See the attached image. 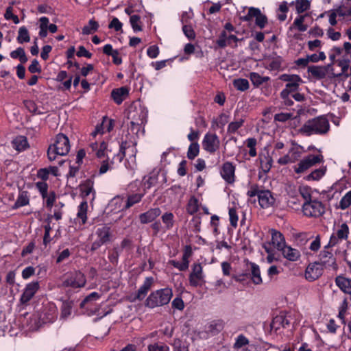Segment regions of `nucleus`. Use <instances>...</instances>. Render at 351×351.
<instances>
[{"label": "nucleus", "instance_id": "f03ea898", "mask_svg": "<svg viewBox=\"0 0 351 351\" xmlns=\"http://www.w3.org/2000/svg\"><path fill=\"white\" fill-rule=\"evenodd\" d=\"M70 150V143L68 137L63 134L56 136V142L51 145L47 150V156L50 161H53L58 156H65Z\"/></svg>", "mask_w": 351, "mask_h": 351}, {"label": "nucleus", "instance_id": "c756f323", "mask_svg": "<svg viewBox=\"0 0 351 351\" xmlns=\"http://www.w3.org/2000/svg\"><path fill=\"white\" fill-rule=\"evenodd\" d=\"M128 119L131 121H146V112L141 108H131L128 113Z\"/></svg>", "mask_w": 351, "mask_h": 351}, {"label": "nucleus", "instance_id": "8fccbe9b", "mask_svg": "<svg viewBox=\"0 0 351 351\" xmlns=\"http://www.w3.org/2000/svg\"><path fill=\"white\" fill-rule=\"evenodd\" d=\"M310 8V2L308 0H296L295 8L298 14L303 13Z\"/></svg>", "mask_w": 351, "mask_h": 351}, {"label": "nucleus", "instance_id": "774afa93", "mask_svg": "<svg viewBox=\"0 0 351 351\" xmlns=\"http://www.w3.org/2000/svg\"><path fill=\"white\" fill-rule=\"evenodd\" d=\"M169 348L165 344L154 343L148 346V351H169Z\"/></svg>", "mask_w": 351, "mask_h": 351}, {"label": "nucleus", "instance_id": "a211bd4d", "mask_svg": "<svg viewBox=\"0 0 351 351\" xmlns=\"http://www.w3.org/2000/svg\"><path fill=\"white\" fill-rule=\"evenodd\" d=\"M235 166L230 162L223 164L220 174L223 179L228 184H232L235 180Z\"/></svg>", "mask_w": 351, "mask_h": 351}, {"label": "nucleus", "instance_id": "5701e85b", "mask_svg": "<svg viewBox=\"0 0 351 351\" xmlns=\"http://www.w3.org/2000/svg\"><path fill=\"white\" fill-rule=\"evenodd\" d=\"M191 255V251L186 250L182 254V262L180 263L176 260H170L169 264L171 265L174 267L178 269L181 271H186L189 268V258Z\"/></svg>", "mask_w": 351, "mask_h": 351}, {"label": "nucleus", "instance_id": "bb28decb", "mask_svg": "<svg viewBox=\"0 0 351 351\" xmlns=\"http://www.w3.org/2000/svg\"><path fill=\"white\" fill-rule=\"evenodd\" d=\"M335 283L343 293L351 295V279L339 276L335 278Z\"/></svg>", "mask_w": 351, "mask_h": 351}, {"label": "nucleus", "instance_id": "6e6552de", "mask_svg": "<svg viewBox=\"0 0 351 351\" xmlns=\"http://www.w3.org/2000/svg\"><path fill=\"white\" fill-rule=\"evenodd\" d=\"M322 161V155L309 154L301 160L297 165H295L293 167V169L296 173H302L305 172L313 166L321 163Z\"/></svg>", "mask_w": 351, "mask_h": 351}, {"label": "nucleus", "instance_id": "aec40b11", "mask_svg": "<svg viewBox=\"0 0 351 351\" xmlns=\"http://www.w3.org/2000/svg\"><path fill=\"white\" fill-rule=\"evenodd\" d=\"M160 214L161 210L159 208H151L147 212L141 214L139 215V220L141 223L146 224L153 221Z\"/></svg>", "mask_w": 351, "mask_h": 351}, {"label": "nucleus", "instance_id": "6ab92c4d", "mask_svg": "<svg viewBox=\"0 0 351 351\" xmlns=\"http://www.w3.org/2000/svg\"><path fill=\"white\" fill-rule=\"evenodd\" d=\"M258 202L263 208L272 206L275 203V198L269 191H261L258 194Z\"/></svg>", "mask_w": 351, "mask_h": 351}, {"label": "nucleus", "instance_id": "7ed1b4c3", "mask_svg": "<svg viewBox=\"0 0 351 351\" xmlns=\"http://www.w3.org/2000/svg\"><path fill=\"white\" fill-rule=\"evenodd\" d=\"M173 296L170 288H164L153 291L147 298L145 305L149 308H155L167 304Z\"/></svg>", "mask_w": 351, "mask_h": 351}, {"label": "nucleus", "instance_id": "338daca9", "mask_svg": "<svg viewBox=\"0 0 351 351\" xmlns=\"http://www.w3.org/2000/svg\"><path fill=\"white\" fill-rule=\"evenodd\" d=\"M120 252L121 250L118 247H114L112 252L108 256L110 262L113 264H117L119 261Z\"/></svg>", "mask_w": 351, "mask_h": 351}, {"label": "nucleus", "instance_id": "473e14b6", "mask_svg": "<svg viewBox=\"0 0 351 351\" xmlns=\"http://www.w3.org/2000/svg\"><path fill=\"white\" fill-rule=\"evenodd\" d=\"M251 279L255 285H260L263 282L261 276V270L259 266L254 263H250V274Z\"/></svg>", "mask_w": 351, "mask_h": 351}, {"label": "nucleus", "instance_id": "2eb2a0df", "mask_svg": "<svg viewBox=\"0 0 351 351\" xmlns=\"http://www.w3.org/2000/svg\"><path fill=\"white\" fill-rule=\"evenodd\" d=\"M323 266L319 262L310 263L305 271V278L309 281H314L319 278L323 272Z\"/></svg>", "mask_w": 351, "mask_h": 351}, {"label": "nucleus", "instance_id": "5fc2aeb1", "mask_svg": "<svg viewBox=\"0 0 351 351\" xmlns=\"http://www.w3.org/2000/svg\"><path fill=\"white\" fill-rule=\"evenodd\" d=\"M351 205V191L347 192L339 202V208L346 210Z\"/></svg>", "mask_w": 351, "mask_h": 351}, {"label": "nucleus", "instance_id": "f257e3e1", "mask_svg": "<svg viewBox=\"0 0 351 351\" xmlns=\"http://www.w3.org/2000/svg\"><path fill=\"white\" fill-rule=\"evenodd\" d=\"M329 129L328 120L326 117L320 116L307 121L300 131L303 134L311 136L312 134H325Z\"/></svg>", "mask_w": 351, "mask_h": 351}, {"label": "nucleus", "instance_id": "0e129e2a", "mask_svg": "<svg viewBox=\"0 0 351 351\" xmlns=\"http://www.w3.org/2000/svg\"><path fill=\"white\" fill-rule=\"evenodd\" d=\"M243 122L244 121L243 119H240L239 121H232V122L230 123L228 126V130H227L228 133H229V134L235 133L237 131V130L243 125Z\"/></svg>", "mask_w": 351, "mask_h": 351}, {"label": "nucleus", "instance_id": "f3484780", "mask_svg": "<svg viewBox=\"0 0 351 351\" xmlns=\"http://www.w3.org/2000/svg\"><path fill=\"white\" fill-rule=\"evenodd\" d=\"M58 316V309L53 303H49L44 306L41 319L45 323L53 322Z\"/></svg>", "mask_w": 351, "mask_h": 351}, {"label": "nucleus", "instance_id": "a18cd8bd", "mask_svg": "<svg viewBox=\"0 0 351 351\" xmlns=\"http://www.w3.org/2000/svg\"><path fill=\"white\" fill-rule=\"evenodd\" d=\"M326 170V168L317 169L308 174L305 179L308 181L319 180L325 174Z\"/></svg>", "mask_w": 351, "mask_h": 351}, {"label": "nucleus", "instance_id": "c9c22d12", "mask_svg": "<svg viewBox=\"0 0 351 351\" xmlns=\"http://www.w3.org/2000/svg\"><path fill=\"white\" fill-rule=\"evenodd\" d=\"M308 14H304L296 17L293 25L290 27V29L291 30L293 28H296L300 32H305L308 28V25L304 24V22Z\"/></svg>", "mask_w": 351, "mask_h": 351}, {"label": "nucleus", "instance_id": "6e6d98bb", "mask_svg": "<svg viewBox=\"0 0 351 351\" xmlns=\"http://www.w3.org/2000/svg\"><path fill=\"white\" fill-rule=\"evenodd\" d=\"M291 93H292L287 90H282L280 92V96L282 99V103L286 106H291L293 104L291 97H290Z\"/></svg>", "mask_w": 351, "mask_h": 351}, {"label": "nucleus", "instance_id": "1a4fd4ad", "mask_svg": "<svg viewBox=\"0 0 351 351\" xmlns=\"http://www.w3.org/2000/svg\"><path fill=\"white\" fill-rule=\"evenodd\" d=\"M255 18V23L260 28L263 29L267 24V18L263 14L259 8L250 7L248 9V12L245 16H241V20L243 21L249 22Z\"/></svg>", "mask_w": 351, "mask_h": 351}, {"label": "nucleus", "instance_id": "4be33fe9", "mask_svg": "<svg viewBox=\"0 0 351 351\" xmlns=\"http://www.w3.org/2000/svg\"><path fill=\"white\" fill-rule=\"evenodd\" d=\"M93 180L88 179L80 185V195L84 199H86L91 195V199H94L95 192L93 189Z\"/></svg>", "mask_w": 351, "mask_h": 351}, {"label": "nucleus", "instance_id": "4d7b16f0", "mask_svg": "<svg viewBox=\"0 0 351 351\" xmlns=\"http://www.w3.org/2000/svg\"><path fill=\"white\" fill-rule=\"evenodd\" d=\"M261 167L263 171L265 173L268 172L272 166V158L269 156H264V159L262 157L260 158Z\"/></svg>", "mask_w": 351, "mask_h": 351}, {"label": "nucleus", "instance_id": "f8f14e48", "mask_svg": "<svg viewBox=\"0 0 351 351\" xmlns=\"http://www.w3.org/2000/svg\"><path fill=\"white\" fill-rule=\"evenodd\" d=\"M39 289L40 283L38 281H32L27 284L19 300L21 304L27 305Z\"/></svg>", "mask_w": 351, "mask_h": 351}, {"label": "nucleus", "instance_id": "412c9836", "mask_svg": "<svg viewBox=\"0 0 351 351\" xmlns=\"http://www.w3.org/2000/svg\"><path fill=\"white\" fill-rule=\"evenodd\" d=\"M153 282L154 278L152 277H147L143 282V284L138 289L135 299L143 300L145 298L148 291L151 289Z\"/></svg>", "mask_w": 351, "mask_h": 351}, {"label": "nucleus", "instance_id": "c85d7f7f", "mask_svg": "<svg viewBox=\"0 0 351 351\" xmlns=\"http://www.w3.org/2000/svg\"><path fill=\"white\" fill-rule=\"evenodd\" d=\"M280 251L282 252L283 256L290 261H296L300 258V252L290 246L285 245Z\"/></svg>", "mask_w": 351, "mask_h": 351}, {"label": "nucleus", "instance_id": "393cba45", "mask_svg": "<svg viewBox=\"0 0 351 351\" xmlns=\"http://www.w3.org/2000/svg\"><path fill=\"white\" fill-rule=\"evenodd\" d=\"M129 90L126 86L113 89L111 92V97L117 104H121L128 96Z\"/></svg>", "mask_w": 351, "mask_h": 351}, {"label": "nucleus", "instance_id": "9b49d317", "mask_svg": "<svg viewBox=\"0 0 351 351\" xmlns=\"http://www.w3.org/2000/svg\"><path fill=\"white\" fill-rule=\"evenodd\" d=\"M279 79L287 82L283 90H287L291 93L298 91L300 84L303 83L301 77L295 74H282L280 75Z\"/></svg>", "mask_w": 351, "mask_h": 351}, {"label": "nucleus", "instance_id": "680f3d73", "mask_svg": "<svg viewBox=\"0 0 351 351\" xmlns=\"http://www.w3.org/2000/svg\"><path fill=\"white\" fill-rule=\"evenodd\" d=\"M173 215L171 213H165L162 216V222L166 225L167 229H171L173 226Z\"/></svg>", "mask_w": 351, "mask_h": 351}, {"label": "nucleus", "instance_id": "0eeeda50", "mask_svg": "<svg viewBox=\"0 0 351 351\" xmlns=\"http://www.w3.org/2000/svg\"><path fill=\"white\" fill-rule=\"evenodd\" d=\"M302 211L307 217H319L325 213L326 208L322 202L317 199H311L303 204Z\"/></svg>", "mask_w": 351, "mask_h": 351}, {"label": "nucleus", "instance_id": "3c124183", "mask_svg": "<svg viewBox=\"0 0 351 351\" xmlns=\"http://www.w3.org/2000/svg\"><path fill=\"white\" fill-rule=\"evenodd\" d=\"M282 58L280 56H277L269 60L268 64V69L271 71H278L282 66Z\"/></svg>", "mask_w": 351, "mask_h": 351}, {"label": "nucleus", "instance_id": "423d86ee", "mask_svg": "<svg viewBox=\"0 0 351 351\" xmlns=\"http://www.w3.org/2000/svg\"><path fill=\"white\" fill-rule=\"evenodd\" d=\"M350 234V228L346 223L338 224L334 228V232L330 237L328 243L325 248L335 246L343 241H346Z\"/></svg>", "mask_w": 351, "mask_h": 351}, {"label": "nucleus", "instance_id": "c03bdc74", "mask_svg": "<svg viewBox=\"0 0 351 351\" xmlns=\"http://www.w3.org/2000/svg\"><path fill=\"white\" fill-rule=\"evenodd\" d=\"M199 153V145L198 143H191L188 148L187 158L193 160Z\"/></svg>", "mask_w": 351, "mask_h": 351}, {"label": "nucleus", "instance_id": "ea45409f", "mask_svg": "<svg viewBox=\"0 0 351 351\" xmlns=\"http://www.w3.org/2000/svg\"><path fill=\"white\" fill-rule=\"evenodd\" d=\"M16 40L19 43H28L30 41L29 32L25 26H22L19 29Z\"/></svg>", "mask_w": 351, "mask_h": 351}, {"label": "nucleus", "instance_id": "b1692460", "mask_svg": "<svg viewBox=\"0 0 351 351\" xmlns=\"http://www.w3.org/2000/svg\"><path fill=\"white\" fill-rule=\"evenodd\" d=\"M330 64L327 66H315L312 65L308 66V72L311 74L314 77L321 80L325 78Z\"/></svg>", "mask_w": 351, "mask_h": 351}, {"label": "nucleus", "instance_id": "e433bc0d", "mask_svg": "<svg viewBox=\"0 0 351 351\" xmlns=\"http://www.w3.org/2000/svg\"><path fill=\"white\" fill-rule=\"evenodd\" d=\"M290 324L289 320L285 315H278L275 317L271 322V326L276 330H278L281 326L283 328L287 327Z\"/></svg>", "mask_w": 351, "mask_h": 351}, {"label": "nucleus", "instance_id": "2f4dec72", "mask_svg": "<svg viewBox=\"0 0 351 351\" xmlns=\"http://www.w3.org/2000/svg\"><path fill=\"white\" fill-rule=\"evenodd\" d=\"M29 203V196L26 191H21L17 199L12 206L13 209H18L22 206L28 205Z\"/></svg>", "mask_w": 351, "mask_h": 351}, {"label": "nucleus", "instance_id": "4c0bfd02", "mask_svg": "<svg viewBox=\"0 0 351 351\" xmlns=\"http://www.w3.org/2000/svg\"><path fill=\"white\" fill-rule=\"evenodd\" d=\"M250 79L253 85L256 87H258L270 80L269 77L261 76L259 73L256 72H252L250 73Z\"/></svg>", "mask_w": 351, "mask_h": 351}, {"label": "nucleus", "instance_id": "79ce46f5", "mask_svg": "<svg viewBox=\"0 0 351 351\" xmlns=\"http://www.w3.org/2000/svg\"><path fill=\"white\" fill-rule=\"evenodd\" d=\"M233 86L240 91H245L250 87L249 82L244 78H238L233 80Z\"/></svg>", "mask_w": 351, "mask_h": 351}, {"label": "nucleus", "instance_id": "20e7f679", "mask_svg": "<svg viewBox=\"0 0 351 351\" xmlns=\"http://www.w3.org/2000/svg\"><path fill=\"white\" fill-rule=\"evenodd\" d=\"M97 239L92 243L90 250L96 251L101 246L110 243L112 241L113 234L111 227L108 224H103L95 230Z\"/></svg>", "mask_w": 351, "mask_h": 351}, {"label": "nucleus", "instance_id": "a19ab883", "mask_svg": "<svg viewBox=\"0 0 351 351\" xmlns=\"http://www.w3.org/2000/svg\"><path fill=\"white\" fill-rule=\"evenodd\" d=\"M198 209H199L198 200L195 197L192 196L189 199L187 206H186L187 213L190 215H193L198 211Z\"/></svg>", "mask_w": 351, "mask_h": 351}, {"label": "nucleus", "instance_id": "f704fd0d", "mask_svg": "<svg viewBox=\"0 0 351 351\" xmlns=\"http://www.w3.org/2000/svg\"><path fill=\"white\" fill-rule=\"evenodd\" d=\"M13 147L19 152L25 150L28 147L27 139L24 136H16L12 141Z\"/></svg>", "mask_w": 351, "mask_h": 351}, {"label": "nucleus", "instance_id": "bf43d9fd", "mask_svg": "<svg viewBox=\"0 0 351 351\" xmlns=\"http://www.w3.org/2000/svg\"><path fill=\"white\" fill-rule=\"evenodd\" d=\"M227 41L228 34L226 30H223L220 33L218 39L216 40V44L217 45L218 47L223 49L228 46V43H227Z\"/></svg>", "mask_w": 351, "mask_h": 351}, {"label": "nucleus", "instance_id": "13d9d810", "mask_svg": "<svg viewBox=\"0 0 351 351\" xmlns=\"http://www.w3.org/2000/svg\"><path fill=\"white\" fill-rule=\"evenodd\" d=\"M348 303L346 299H344L339 308L338 317L341 320L342 324H346L345 315L348 310Z\"/></svg>", "mask_w": 351, "mask_h": 351}, {"label": "nucleus", "instance_id": "58836bf2", "mask_svg": "<svg viewBox=\"0 0 351 351\" xmlns=\"http://www.w3.org/2000/svg\"><path fill=\"white\" fill-rule=\"evenodd\" d=\"M10 57L13 59H19L22 64H25L27 61L25 50L22 47H18L10 53Z\"/></svg>", "mask_w": 351, "mask_h": 351}, {"label": "nucleus", "instance_id": "37998d69", "mask_svg": "<svg viewBox=\"0 0 351 351\" xmlns=\"http://www.w3.org/2000/svg\"><path fill=\"white\" fill-rule=\"evenodd\" d=\"M98 27V23L91 19L89 21L88 24L82 28V34L84 35L93 34L97 30Z\"/></svg>", "mask_w": 351, "mask_h": 351}, {"label": "nucleus", "instance_id": "4468645a", "mask_svg": "<svg viewBox=\"0 0 351 351\" xmlns=\"http://www.w3.org/2000/svg\"><path fill=\"white\" fill-rule=\"evenodd\" d=\"M204 280V274L202 267L200 263H194L192 265V271L189 275V282L192 287H199L202 285Z\"/></svg>", "mask_w": 351, "mask_h": 351}, {"label": "nucleus", "instance_id": "dca6fc26", "mask_svg": "<svg viewBox=\"0 0 351 351\" xmlns=\"http://www.w3.org/2000/svg\"><path fill=\"white\" fill-rule=\"evenodd\" d=\"M328 248H324L319 253V262L323 267H330L333 269L336 270L338 268L336 263V258L333 256L331 252L327 250Z\"/></svg>", "mask_w": 351, "mask_h": 351}, {"label": "nucleus", "instance_id": "49530a36", "mask_svg": "<svg viewBox=\"0 0 351 351\" xmlns=\"http://www.w3.org/2000/svg\"><path fill=\"white\" fill-rule=\"evenodd\" d=\"M49 22V20L46 16H43L40 19L39 36L41 38H45L47 36V25Z\"/></svg>", "mask_w": 351, "mask_h": 351}, {"label": "nucleus", "instance_id": "cd10ccee", "mask_svg": "<svg viewBox=\"0 0 351 351\" xmlns=\"http://www.w3.org/2000/svg\"><path fill=\"white\" fill-rule=\"evenodd\" d=\"M271 235V243L278 250H280L285 245V239L283 234L274 229L270 230Z\"/></svg>", "mask_w": 351, "mask_h": 351}, {"label": "nucleus", "instance_id": "39448f33", "mask_svg": "<svg viewBox=\"0 0 351 351\" xmlns=\"http://www.w3.org/2000/svg\"><path fill=\"white\" fill-rule=\"evenodd\" d=\"M86 283L85 275L80 270H73L64 274L62 286L72 289H80L84 287Z\"/></svg>", "mask_w": 351, "mask_h": 351}, {"label": "nucleus", "instance_id": "e2e57ef3", "mask_svg": "<svg viewBox=\"0 0 351 351\" xmlns=\"http://www.w3.org/2000/svg\"><path fill=\"white\" fill-rule=\"evenodd\" d=\"M309 239L308 234L305 232H301L295 236V242L300 247L304 246Z\"/></svg>", "mask_w": 351, "mask_h": 351}, {"label": "nucleus", "instance_id": "de8ad7c7", "mask_svg": "<svg viewBox=\"0 0 351 351\" xmlns=\"http://www.w3.org/2000/svg\"><path fill=\"white\" fill-rule=\"evenodd\" d=\"M25 107L28 110L29 112H30L32 114H43V112L40 111L36 103L32 100H25L23 101Z\"/></svg>", "mask_w": 351, "mask_h": 351}, {"label": "nucleus", "instance_id": "a878e982", "mask_svg": "<svg viewBox=\"0 0 351 351\" xmlns=\"http://www.w3.org/2000/svg\"><path fill=\"white\" fill-rule=\"evenodd\" d=\"M90 148L92 149V152H95V156L98 158H107V144L105 141L101 142L98 144L97 142L92 143L90 145Z\"/></svg>", "mask_w": 351, "mask_h": 351}, {"label": "nucleus", "instance_id": "09e8293b", "mask_svg": "<svg viewBox=\"0 0 351 351\" xmlns=\"http://www.w3.org/2000/svg\"><path fill=\"white\" fill-rule=\"evenodd\" d=\"M142 197L143 195L140 193H135L129 195L124 208L128 209L135 204L138 203L141 200Z\"/></svg>", "mask_w": 351, "mask_h": 351}, {"label": "nucleus", "instance_id": "9d476101", "mask_svg": "<svg viewBox=\"0 0 351 351\" xmlns=\"http://www.w3.org/2000/svg\"><path fill=\"white\" fill-rule=\"evenodd\" d=\"M202 147L208 153L213 154L220 147V140L216 134L207 132L202 140Z\"/></svg>", "mask_w": 351, "mask_h": 351}, {"label": "nucleus", "instance_id": "69168bd1", "mask_svg": "<svg viewBox=\"0 0 351 351\" xmlns=\"http://www.w3.org/2000/svg\"><path fill=\"white\" fill-rule=\"evenodd\" d=\"M36 185L42 197L45 199L47 197L48 184L45 182H38Z\"/></svg>", "mask_w": 351, "mask_h": 351}, {"label": "nucleus", "instance_id": "7c9ffc66", "mask_svg": "<svg viewBox=\"0 0 351 351\" xmlns=\"http://www.w3.org/2000/svg\"><path fill=\"white\" fill-rule=\"evenodd\" d=\"M249 343V339L245 335L241 334L236 338L235 342L233 344V348L237 351H250V350L246 347Z\"/></svg>", "mask_w": 351, "mask_h": 351}, {"label": "nucleus", "instance_id": "603ef678", "mask_svg": "<svg viewBox=\"0 0 351 351\" xmlns=\"http://www.w3.org/2000/svg\"><path fill=\"white\" fill-rule=\"evenodd\" d=\"M246 146L250 149L249 155L251 157H255L257 154L256 145L257 144V141L255 138H248L246 141Z\"/></svg>", "mask_w": 351, "mask_h": 351}, {"label": "nucleus", "instance_id": "72a5a7b5", "mask_svg": "<svg viewBox=\"0 0 351 351\" xmlns=\"http://www.w3.org/2000/svg\"><path fill=\"white\" fill-rule=\"evenodd\" d=\"M88 203L85 199L80 203L77 208V219L81 220L82 224H85L87 220Z\"/></svg>", "mask_w": 351, "mask_h": 351}, {"label": "nucleus", "instance_id": "ddd939ff", "mask_svg": "<svg viewBox=\"0 0 351 351\" xmlns=\"http://www.w3.org/2000/svg\"><path fill=\"white\" fill-rule=\"evenodd\" d=\"M302 147L294 145L288 152V153L278 160V163L281 165H285L289 163H294L298 161L302 154Z\"/></svg>", "mask_w": 351, "mask_h": 351}, {"label": "nucleus", "instance_id": "864d4df0", "mask_svg": "<svg viewBox=\"0 0 351 351\" xmlns=\"http://www.w3.org/2000/svg\"><path fill=\"white\" fill-rule=\"evenodd\" d=\"M130 22L134 32L142 31L141 17L138 15H132L130 19Z\"/></svg>", "mask_w": 351, "mask_h": 351}, {"label": "nucleus", "instance_id": "052dcab7", "mask_svg": "<svg viewBox=\"0 0 351 351\" xmlns=\"http://www.w3.org/2000/svg\"><path fill=\"white\" fill-rule=\"evenodd\" d=\"M174 351H189L186 343L180 339H176L173 343Z\"/></svg>", "mask_w": 351, "mask_h": 351}]
</instances>
